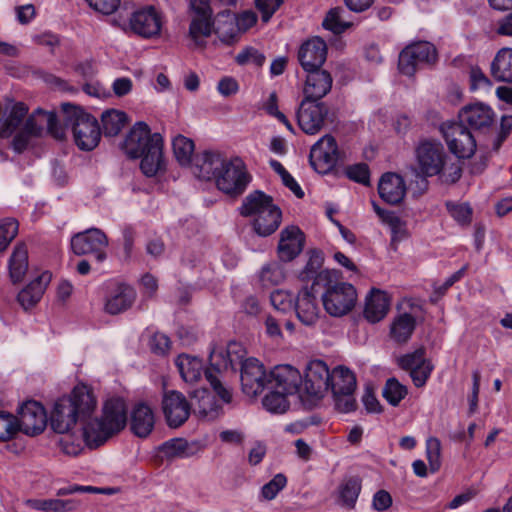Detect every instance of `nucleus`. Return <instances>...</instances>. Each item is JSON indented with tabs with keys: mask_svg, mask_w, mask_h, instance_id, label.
Returning a JSON list of instances; mask_svg holds the SVG:
<instances>
[{
	"mask_svg": "<svg viewBox=\"0 0 512 512\" xmlns=\"http://www.w3.org/2000/svg\"><path fill=\"white\" fill-rule=\"evenodd\" d=\"M97 401L86 385H77L70 395L58 399L50 416L51 428L59 434L69 433L78 420L83 421V439L88 447L97 448L124 429L127 422L125 402L107 400L100 417L91 418Z\"/></svg>",
	"mask_w": 512,
	"mask_h": 512,
	"instance_id": "nucleus-1",
	"label": "nucleus"
},
{
	"mask_svg": "<svg viewBox=\"0 0 512 512\" xmlns=\"http://www.w3.org/2000/svg\"><path fill=\"white\" fill-rule=\"evenodd\" d=\"M28 107L23 102H10L5 106L3 119L0 123V137L8 138L15 133L12 148L15 152H23L32 137L41 136L46 129L55 139L65 136L64 128L58 124L54 112L41 109L27 116Z\"/></svg>",
	"mask_w": 512,
	"mask_h": 512,
	"instance_id": "nucleus-2",
	"label": "nucleus"
},
{
	"mask_svg": "<svg viewBox=\"0 0 512 512\" xmlns=\"http://www.w3.org/2000/svg\"><path fill=\"white\" fill-rule=\"evenodd\" d=\"M192 171L199 179L214 180L216 187L231 197L243 194L251 179L240 158L212 151L197 156Z\"/></svg>",
	"mask_w": 512,
	"mask_h": 512,
	"instance_id": "nucleus-3",
	"label": "nucleus"
},
{
	"mask_svg": "<svg viewBox=\"0 0 512 512\" xmlns=\"http://www.w3.org/2000/svg\"><path fill=\"white\" fill-rule=\"evenodd\" d=\"M123 150L131 159L141 158L140 169L147 177L155 176L164 168L163 138L152 133L145 122L135 123L128 132Z\"/></svg>",
	"mask_w": 512,
	"mask_h": 512,
	"instance_id": "nucleus-4",
	"label": "nucleus"
},
{
	"mask_svg": "<svg viewBox=\"0 0 512 512\" xmlns=\"http://www.w3.org/2000/svg\"><path fill=\"white\" fill-rule=\"evenodd\" d=\"M240 214L252 218L254 231L262 237L273 234L282 221V212L273 198L258 190L245 197Z\"/></svg>",
	"mask_w": 512,
	"mask_h": 512,
	"instance_id": "nucleus-5",
	"label": "nucleus"
},
{
	"mask_svg": "<svg viewBox=\"0 0 512 512\" xmlns=\"http://www.w3.org/2000/svg\"><path fill=\"white\" fill-rule=\"evenodd\" d=\"M213 12L209 0H190L189 3V37L197 46H204L205 39L214 32L219 35L221 41L230 43L234 38V19L229 17L227 22L229 32L224 34L220 27L214 26Z\"/></svg>",
	"mask_w": 512,
	"mask_h": 512,
	"instance_id": "nucleus-6",
	"label": "nucleus"
},
{
	"mask_svg": "<svg viewBox=\"0 0 512 512\" xmlns=\"http://www.w3.org/2000/svg\"><path fill=\"white\" fill-rule=\"evenodd\" d=\"M65 126L71 127L77 147L84 151L93 150L101 138L97 119L81 107L70 103L61 105Z\"/></svg>",
	"mask_w": 512,
	"mask_h": 512,
	"instance_id": "nucleus-7",
	"label": "nucleus"
},
{
	"mask_svg": "<svg viewBox=\"0 0 512 512\" xmlns=\"http://www.w3.org/2000/svg\"><path fill=\"white\" fill-rule=\"evenodd\" d=\"M338 272L335 270L324 271L319 276V281L325 292L322 294L323 306L328 314L340 317L347 314L355 305L357 293L353 285L337 280Z\"/></svg>",
	"mask_w": 512,
	"mask_h": 512,
	"instance_id": "nucleus-8",
	"label": "nucleus"
},
{
	"mask_svg": "<svg viewBox=\"0 0 512 512\" xmlns=\"http://www.w3.org/2000/svg\"><path fill=\"white\" fill-rule=\"evenodd\" d=\"M329 389L332 392L335 408L341 413L356 409L354 397L357 382L354 373L344 366L335 367L330 374Z\"/></svg>",
	"mask_w": 512,
	"mask_h": 512,
	"instance_id": "nucleus-9",
	"label": "nucleus"
},
{
	"mask_svg": "<svg viewBox=\"0 0 512 512\" xmlns=\"http://www.w3.org/2000/svg\"><path fill=\"white\" fill-rule=\"evenodd\" d=\"M331 371L322 360H311L308 362L302 378L303 401L309 405L322 399L329 390Z\"/></svg>",
	"mask_w": 512,
	"mask_h": 512,
	"instance_id": "nucleus-10",
	"label": "nucleus"
},
{
	"mask_svg": "<svg viewBox=\"0 0 512 512\" xmlns=\"http://www.w3.org/2000/svg\"><path fill=\"white\" fill-rule=\"evenodd\" d=\"M437 52L433 44L421 41L404 48L399 55V71L407 76H413L425 65L435 63Z\"/></svg>",
	"mask_w": 512,
	"mask_h": 512,
	"instance_id": "nucleus-11",
	"label": "nucleus"
},
{
	"mask_svg": "<svg viewBox=\"0 0 512 512\" xmlns=\"http://www.w3.org/2000/svg\"><path fill=\"white\" fill-rule=\"evenodd\" d=\"M417 174L423 177L436 176L443 169L447 153L443 145L434 140L419 143L415 150Z\"/></svg>",
	"mask_w": 512,
	"mask_h": 512,
	"instance_id": "nucleus-12",
	"label": "nucleus"
},
{
	"mask_svg": "<svg viewBox=\"0 0 512 512\" xmlns=\"http://www.w3.org/2000/svg\"><path fill=\"white\" fill-rule=\"evenodd\" d=\"M441 132L449 150L458 158L466 159L474 154L476 141L467 127L459 122H445L441 125Z\"/></svg>",
	"mask_w": 512,
	"mask_h": 512,
	"instance_id": "nucleus-13",
	"label": "nucleus"
},
{
	"mask_svg": "<svg viewBox=\"0 0 512 512\" xmlns=\"http://www.w3.org/2000/svg\"><path fill=\"white\" fill-rule=\"evenodd\" d=\"M162 25L161 14L153 6H147L131 14L127 29L141 38L152 39L160 35Z\"/></svg>",
	"mask_w": 512,
	"mask_h": 512,
	"instance_id": "nucleus-14",
	"label": "nucleus"
},
{
	"mask_svg": "<svg viewBox=\"0 0 512 512\" xmlns=\"http://www.w3.org/2000/svg\"><path fill=\"white\" fill-rule=\"evenodd\" d=\"M161 410L170 428L182 426L191 414V404L179 391H165L161 400Z\"/></svg>",
	"mask_w": 512,
	"mask_h": 512,
	"instance_id": "nucleus-15",
	"label": "nucleus"
},
{
	"mask_svg": "<svg viewBox=\"0 0 512 512\" xmlns=\"http://www.w3.org/2000/svg\"><path fill=\"white\" fill-rule=\"evenodd\" d=\"M108 245L107 236L97 228L76 234L71 240V248L77 255L93 254L98 263L106 259L104 249Z\"/></svg>",
	"mask_w": 512,
	"mask_h": 512,
	"instance_id": "nucleus-16",
	"label": "nucleus"
},
{
	"mask_svg": "<svg viewBox=\"0 0 512 512\" xmlns=\"http://www.w3.org/2000/svg\"><path fill=\"white\" fill-rule=\"evenodd\" d=\"M328 112L325 103L304 98L297 111L298 125L306 134H317L323 128Z\"/></svg>",
	"mask_w": 512,
	"mask_h": 512,
	"instance_id": "nucleus-17",
	"label": "nucleus"
},
{
	"mask_svg": "<svg viewBox=\"0 0 512 512\" xmlns=\"http://www.w3.org/2000/svg\"><path fill=\"white\" fill-rule=\"evenodd\" d=\"M310 163L318 173H328L338 162L339 150L333 136L327 134L320 138L311 148Z\"/></svg>",
	"mask_w": 512,
	"mask_h": 512,
	"instance_id": "nucleus-18",
	"label": "nucleus"
},
{
	"mask_svg": "<svg viewBox=\"0 0 512 512\" xmlns=\"http://www.w3.org/2000/svg\"><path fill=\"white\" fill-rule=\"evenodd\" d=\"M269 374L264 365L256 358L246 359L241 366V385L243 392L255 397L269 384Z\"/></svg>",
	"mask_w": 512,
	"mask_h": 512,
	"instance_id": "nucleus-19",
	"label": "nucleus"
},
{
	"mask_svg": "<svg viewBox=\"0 0 512 512\" xmlns=\"http://www.w3.org/2000/svg\"><path fill=\"white\" fill-rule=\"evenodd\" d=\"M47 425V414L44 407L36 401L24 403L17 417V429L26 435L35 436L44 431Z\"/></svg>",
	"mask_w": 512,
	"mask_h": 512,
	"instance_id": "nucleus-20",
	"label": "nucleus"
},
{
	"mask_svg": "<svg viewBox=\"0 0 512 512\" xmlns=\"http://www.w3.org/2000/svg\"><path fill=\"white\" fill-rule=\"evenodd\" d=\"M269 384L272 388L287 395L299 394L303 400L302 375L291 365H278L269 373Z\"/></svg>",
	"mask_w": 512,
	"mask_h": 512,
	"instance_id": "nucleus-21",
	"label": "nucleus"
},
{
	"mask_svg": "<svg viewBox=\"0 0 512 512\" xmlns=\"http://www.w3.org/2000/svg\"><path fill=\"white\" fill-rule=\"evenodd\" d=\"M294 309L298 320L305 326L313 327L320 318V307L314 288H303L295 298Z\"/></svg>",
	"mask_w": 512,
	"mask_h": 512,
	"instance_id": "nucleus-22",
	"label": "nucleus"
},
{
	"mask_svg": "<svg viewBox=\"0 0 512 512\" xmlns=\"http://www.w3.org/2000/svg\"><path fill=\"white\" fill-rule=\"evenodd\" d=\"M305 244L304 233L299 227L291 225L280 232L277 246L278 257L283 262L294 260L303 250Z\"/></svg>",
	"mask_w": 512,
	"mask_h": 512,
	"instance_id": "nucleus-23",
	"label": "nucleus"
},
{
	"mask_svg": "<svg viewBox=\"0 0 512 512\" xmlns=\"http://www.w3.org/2000/svg\"><path fill=\"white\" fill-rule=\"evenodd\" d=\"M460 124L467 125L474 130L489 128L494 121L493 110L483 103L465 106L459 112Z\"/></svg>",
	"mask_w": 512,
	"mask_h": 512,
	"instance_id": "nucleus-24",
	"label": "nucleus"
},
{
	"mask_svg": "<svg viewBox=\"0 0 512 512\" xmlns=\"http://www.w3.org/2000/svg\"><path fill=\"white\" fill-rule=\"evenodd\" d=\"M327 46L325 42L318 38H312L306 41L300 47L298 58L305 71L320 69L326 60Z\"/></svg>",
	"mask_w": 512,
	"mask_h": 512,
	"instance_id": "nucleus-25",
	"label": "nucleus"
},
{
	"mask_svg": "<svg viewBox=\"0 0 512 512\" xmlns=\"http://www.w3.org/2000/svg\"><path fill=\"white\" fill-rule=\"evenodd\" d=\"M136 299L135 289L125 283H117L106 297L104 309L110 315L120 314L129 309Z\"/></svg>",
	"mask_w": 512,
	"mask_h": 512,
	"instance_id": "nucleus-26",
	"label": "nucleus"
},
{
	"mask_svg": "<svg viewBox=\"0 0 512 512\" xmlns=\"http://www.w3.org/2000/svg\"><path fill=\"white\" fill-rule=\"evenodd\" d=\"M307 77L303 89L304 98L320 101L332 88V77L326 70L306 71Z\"/></svg>",
	"mask_w": 512,
	"mask_h": 512,
	"instance_id": "nucleus-27",
	"label": "nucleus"
},
{
	"mask_svg": "<svg viewBox=\"0 0 512 512\" xmlns=\"http://www.w3.org/2000/svg\"><path fill=\"white\" fill-rule=\"evenodd\" d=\"M378 192L386 203L396 205L403 200L406 194L405 182L396 173H385L379 181Z\"/></svg>",
	"mask_w": 512,
	"mask_h": 512,
	"instance_id": "nucleus-28",
	"label": "nucleus"
},
{
	"mask_svg": "<svg viewBox=\"0 0 512 512\" xmlns=\"http://www.w3.org/2000/svg\"><path fill=\"white\" fill-rule=\"evenodd\" d=\"M51 281V274L43 272L35 280L31 281L17 296V300L24 310L34 307L42 298L47 285Z\"/></svg>",
	"mask_w": 512,
	"mask_h": 512,
	"instance_id": "nucleus-29",
	"label": "nucleus"
},
{
	"mask_svg": "<svg viewBox=\"0 0 512 512\" xmlns=\"http://www.w3.org/2000/svg\"><path fill=\"white\" fill-rule=\"evenodd\" d=\"M155 425V416L152 408L145 403L135 405L131 413V430L140 437H147Z\"/></svg>",
	"mask_w": 512,
	"mask_h": 512,
	"instance_id": "nucleus-30",
	"label": "nucleus"
},
{
	"mask_svg": "<svg viewBox=\"0 0 512 512\" xmlns=\"http://www.w3.org/2000/svg\"><path fill=\"white\" fill-rule=\"evenodd\" d=\"M390 299L387 293L373 289L366 298L364 316L371 322L381 321L389 311Z\"/></svg>",
	"mask_w": 512,
	"mask_h": 512,
	"instance_id": "nucleus-31",
	"label": "nucleus"
},
{
	"mask_svg": "<svg viewBox=\"0 0 512 512\" xmlns=\"http://www.w3.org/2000/svg\"><path fill=\"white\" fill-rule=\"evenodd\" d=\"M362 489V481L358 476L344 479L337 489L336 502L347 509H353Z\"/></svg>",
	"mask_w": 512,
	"mask_h": 512,
	"instance_id": "nucleus-32",
	"label": "nucleus"
},
{
	"mask_svg": "<svg viewBox=\"0 0 512 512\" xmlns=\"http://www.w3.org/2000/svg\"><path fill=\"white\" fill-rule=\"evenodd\" d=\"M8 267L11 281L14 284L21 282L28 270V250L24 243L15 246Z\"/></svg>",
	"mask_w": 512,
	"mask_h": 512,
	"instance_id": "nucleus-33",
	"label": "nucleus"
},
{
	"mask_svg": "<svg viewBox=\"0 0 512 512\" xmlns=\"http://www.w3.org/2000/svg\"><path fill=\"white\" fill-rule=\"evenodd\" d=\"M26 504L43 512H72L78 509L80 501L76 499H29Z\"/></svg>",
	"mask_w": 512,
	"mask_h": 512,
	"instance_id": "nucleus-34",
	"label": "nucleus"
},
{
	"mask_svg": "<svg viewBox=\"0 0 512 512\" xmlns=\"http://www.w3.org/2000/svg\"><path fill=\"white\" fill-rule=\"evenodd\" d=\"M175 364L185 382L195 383L201 378L203 362L198 357L181 354L176 358Z\"/></svg>",
	"mask_w": 512,
	"mask_h": 512,
	"instance_id": "nucleus-35",
	"label": "nucleus"
},
{
	"mask_svg": "<svg viewBox=\"0 0 512 512\" xmlns=\"http://www.w3.org/2000/svg\"><path fill=\"white\" fill-rule=\"evenodd\" d=\"M491 73L499 82H512V49L502 48L492 61Z\"/></svg>",
	"mask_w": 512,
	"mask_h": 512,
	"instance_id": "nucleus-36",
	"label": "nucleus"
},
{
	"mask_svg": "<svg viewBox=\"0 0 512 512\" xmlns=\"http://www.w3.org/2000/svg\"><path fill=\"white\" fill-rule=\"evenodd\" d=\"M309 259L304 266V268L299 273V278L301 281H310L313 280V284L311 287L315 288V286H322L324 281H319V276L325 271L321 270L323 265V254L319 250H311L308 252Z\"/></svg>",
	"mask_w": 512,
	"mask_h": 512,
	"instance_id": "nucleus-37",
	"label": "nucleus"
},
{
	"mask_svg": "<svg viewBox=\"0 0 512 512\" xmlns=\"http://www.w3.org/2000/svg\"><path fill=\"white\" fill-rule=\"evenodd\" d=\"M415 329V318L404 313L394 320L391 325V337L399 343L406 342Z\"/></svg>",
	"mask_w": 512,
	"mask_h": 512,
	"instance_id": "nucleus-38",
	"label": "nucleus"
},
{
	"mask_svg": "<svg viewBox=\"0 0 512 512\" xmlns=\"http://www.w3.org/2000/svg\"><path fill=\"white\" fill-rule=\"evenodd\" d=\"M101 120L105 135L115 136L124 128L127 116L119 110H108L102 114Z\"/></svg>",
	"mask_w": 512,
	"mask_h": 512,
	"instance_id": "nucleus-39",
	"label": "nucleus"
},
{
	"mask_svg": "<svg viewBox=\"0 0 512 512\" xmlns=\"http://www.w3.org/2000/svg\"><path fill=\"white\" fill-rule=\"evenodd\" d=\"M172 146L175 158L179 164L182 166L189 165L195 149L194 142L183 135H177L173 139Z\"/></svg>",
	"mask_w": 512,
	"mask_h": 512,
	"instance_id": "nucleus-40",
	"label": "nucleus"
},
{
	"mask_svg": "<svg viewBox=\"0 0 512 512\" xmlns=\"http://www.w3.org/2000/svg\"><path fill=\"white\" fill-rule=\"evenodd\" d=\"M383 397L392 406H397L407 395L406 386L402 385L397 379L390 378L386 381L382 391Z\"/></svg>",
	"mask_w": 512,
	"mask_h": 512,
	"instance_id": "nucleus-41",
	"label": "nucleus"
},
{
	"mask_svg": "<svg viewBox=\"0 0 512 512\" xmlns=\"http://www.w3.org/2000/svg\"><path fill=\"white\" fill-rule=\"evenodd\" d=\"M287 394L276 390L263 398V406L271 413L282 414L289 408Z\"/></svg>",
	"mask_w": 512,
	"mask_h": 512,
	"instance_id": "nucleus-42",
	"label": "nucleus"
},
{
	"mask_svg": "<svg viewBox=\"0 0 512 512\" xmlns=\"http://www.w3.org/2000/svg\"><path fill=\"white\" fill-rule=\"evenodd\" d=\"M285 276L282 264L271 262L262 268L260 279L264 285H278L284 281Z\"/></svg>",
	"mask_w": 512,
	"mask_h": 512,
	"instance_id": "nucleus-43",
	"label": "nucleus"
},
{
	"mask_svg": "<svg viewBox=\"0 0 512 512\" xmlns=\"http://www.w3.org/2000/svg\"><path fill=\"white\" fill-rule=\"evenodd\" d=\"M161 451L168 458H183L191 455L188 442L181 438L166 441L162 444Z\"/></svg>",
	"mask_w": 512,
	"mask_h": 512,
	"instance_id": "nucleus-44",
	"label": "nucleus"
},
{
	"mask_svg": "<svg viewBox=\"0 0 512 512\" xmlns=\"http://www.w3.org/2000/svg\"><path fill=\"white\" fill-rule=\"evenodd\" d=\"M343 13L344 10L341 8L331 9L323 20L324 28L332 31L335 34L344 32L350 26V23L343 19Z\"/></svg>",
	"mask_w": 512,
	"mask_h": 512,
	"instance_id": "nucleus-45",
	"label": "nucleus"
},
{
	"mask_svg": "<svg viewBox=\"0 0 512 512\" xmlns=\"http://www.w3.org/2000/svg\"><path fill=\"white\" fill-rule=\"evenodd\" d=\"M191 397L198 400L199 413L202 416H209L217 412L218 405L208 390H195L191 393Z\"/></svg>",
	"mask_w": 512,
	"mask_h": 512,
	"instance_id": "nucleus-46",
	"label": "nucleus"
},
{
	"mask_svg": "<svg viewBox=\"0 0 512 512\" xmlns=\"http://www.w3.org/2000/svg\"><path fill=\"white\" fill-rule=\"evenodd\" d=\"M18 233V222L14 218L0 221V253L5 251Z\"/></svg>",
	"mask_w": 512,
	"mask_h": 512,
	"instance_id": "nucleus-47",
	"label": "nucleus"
},
{
	"mask_svg": "<svg viewBox=\"0 0 512 512\" xmlns=\"http://www.w3.org/2000/svg\"><path fill=\"white\" fill-rule=\"evenodd\" d=\"M426 456L431 472H436L441 466V442L436 437H429L426 441Z\"/></svg>",
	"mask_w": 512,
	"mask_h": 512,
	"instance_id": "nucleus-48",
	"label": "nucleus"
},
{
	"mask_svg": "<svg viewBox=\"0 0 512 512\" xmlns=\"http://www.w3.org/2000/svg\"><path fill=\"white\" fill-rule=\"evenodd\" d=\"M17 417L13 414L0 411V441H8L17 433Z\"/></svg>",
	"mask_w": 512,
	"mask_h": 512,
	"instance_id": "nucleus-49",
	"label": "nucleus"
},
{
	"mask_svg": "<svg viewBox=\"0 0 512 512\" xmlns=\"http://www.w3.org/2000/svg\"><path fill=\"white\" fill-rule=\"evenodd\" d=\"M462 175V167L458 160L451 161L447 156L444 160L443 169L437 175L443 183L453 184L457 182Z\"/></svg>",
	"mask_w": 512,
	"mask_h": 512,
	"instance_id": "nucleus-50",
	"label": "nucleus"
},
{
	"mask_svg": "<svg viewBox=\"0 0 512 512\" xmlns=\"http://www.w3.org/2000/svg\"><path fill=\"white\" fill-rule=\"evenodd\" d=\"M446 207L453 217L461 225H467L472 219V208L466 203L447 202Z\"/></svg>",
	"mask_w": 512,
	"mask_h": 512,
	"instance_id": "nucleus-51",
	"label": "nucleus"
},
{
	"mask_svg": "<svg viewBox=\"0 0 512 512\" xmlns=\"http://www.w3.org/2000/svg\"><path fill=\"white\" fill-rule=\"evenodd\" d=\"M218 371L207 369L205 371V377L210 383L214 392L225 402L229 403L232 399L231 390L226 387L221 380L218 378Z\"/></svg>",
	"mask_w": 512,
	"mask_h": 512,
	"instance_id": "nucleus-52",
	"label": "nucleus"
},
{
	"mask_svg": "<svg viewBox=\"0 0 512 512\" xmlns=\"http://www.w3.org/2000/svg\"><path fill=\"white\" fill-rule=\"evenodd\" d=\"M265 56L259 50L253 47H247L243 49L236 56V62L240 65L253 64L257 67H261L265 62Z\"/></svg>",
	"mask_w": 512,
	"mask_h": 512,
	"instance_id": "nucleus-53",
	"label": "nucleus"
},
{
	"mask_svg": "<svg viewBox=\"0 0 512 512\" xmlns=\"http://www.w3.org/2000/svg\"><path fill=\"white\" fill-rule=\"evenodd\" d=\"M286 477L279 473L276 474L268 483H266L261 490L264 499L272 500L277 494L286 486Z\"/></svg>",
	"mask_w": 512,
	"mask_h": 512,
	"instance_id": "nucleus-54",
	"label": "nucleus"
},
{
	"mask_svg": "<svg viewBox=\"0 0 512 512\" xmlns=\"http://www.w3.org/2000/svg\"><path fill=\"white\" fill-rule=\"evenodd\" d=\"M270 302L276 310L285 312L292 308L295 299L287 291L275 290L270 295Z\"/></svg>",
	"mask_w": 512,
	"mask_h": 512,
	"instance_id": "nucleus-55",
	"label": "nucleus"
},
{
	"mask_svg": "<svg viewBox=\"0 0 512 512\" xmlns=\"http://www.w3.org/2000/svg\"><path fill=\"white\" fill-rule=\"evenodd\" d=\"M427 361L428 360L425 358V350L423 348H419L413 353L402 356L399 359V365L401 368L411 372L414 368L423 365Z\"/></svg>",
	"mask_w": 512,
	"mask_h": 512,
	"instance_id": "nucleus-56",
	"label": "nucleus"
},
{
	"mask_svg": "<svg viewBox=\"0 0 512 512\" xmlns=\"http://www.w3.org/2000/svg\"><path fill=\"white\" fill-rule=\"evenodd\" d=\"M346 175L349 179L358 182L363 185H369L370 173L367 164L359 163L348 166L346 168Z\"/></svg>",
	"mask_w": 512,
	"mask_h": 512,
	"instance_id": "nucleus-57",
	"label": "nucleus"
},
{
	"mask_svg": "<svg viewBox=\"0 0 512 512\" xmlns=\"http://www.w3.org/2000/svg\"><path fill=\"white\" fill-rule=\"evenodd\" d=\"M282 4L283 0H255L256 8L261 13V19L265 23L271 19Z\"/></svg>",
	"mask_w": 512,
	"mask_h": 512,
	"instance_id": "nucleus-58",
	"label": "nucleus"
},
{
	"mask_svg": "<svg viewBox=\"0 0 512 512\" xmlns=\"http://www.w3.org/2000/svg\"><path fill=\"white\" fill-rule=\"evenodd\" d=\"M171 348L169 337L163 333H155L150 339V349L157 355H166Z\"/></svg>",
	"mask_w": 512,
	"mask_h": 512,
	"instance_id": "nucleus-59",
	"label": "nucleus"
},
{
	"mask_svg": "<svg viewBox=\"0 0 512 512\" xmlns=\"http://www.w3.org/2000/svg\"><path fill=\"white\" fill-rule=\"evenodd\" d=\"M432 370L433 365L429 360L425 362L423 365L414 368V370L410 372V376L413 380L414 385L416 387L424 386L428 378L430 377Z\"/></svg>",
	"mask_w": 512,
	"mask_h": 512,
	"instance_id": "nucleus-60",
	"label": "nucleus"
},
{
	"mask_svg": "<svg viewBox=\"0 0 512 512\" xmlns=\"http://www.w3.org/2000/svg\"><path fill=\"white\" fill-rule=\"evenodd\" d=\"M58 443L61 451L66 455L77 456L82 451L81 442L78 439L74 441L72 435L69 433H65L64 436L59 439Z\"/></svg>",
	"mask_w": 512,
	"mask_h": 512,
	"instance_id": "nucleus-61",
	"label": "nucleus"
},
{
	"mask_svg": "<svg viewBox=\"0 0 512 512\" xmlns=\"http://www.w3.org/2000/svg\"><path fill=\"white\" fill-rule=\"evenodd\" d=\"M89 6L105 15L112 14L120 5V0H86Z\"/></svg>",
	"mask_w": 512,
	"mask_h": 512,
	"instance_id": "nucleus-62",
	"label": "nucleus"
},
{
	"mask_svg": "<svg viewBox=\"0 0 512 512\" xmlns=\"http://www.w3.org/2000/svg\"><path fill=\"white\" fill-rule=\"evenodd\" d=\"M392 505V497L386 490L377 491L372 499V507L378 511L383 512L390 508Z\"/></svg>",
	"mask_w": 512,
	"mask_h": 512,
	"instance_id": "nucleus-63",
	"label": "nucleus"
},
{
	"mask_svg": "<svg viewBox=\"0 0 512 512\" xmlns=\"http://www.w3.org/2000/svg\"><path fill=\"white\" fill-rule=\"evenodd\" d=\"M471 89L476 90L483 87H490L491 82L479 67H472L470 70Z\"/></svg>",
	"mask_w": 512,
	"mask_h": 512,
	"instance_id": "nucleus-64",
	"label": "nucleus"
}]
</instances>
